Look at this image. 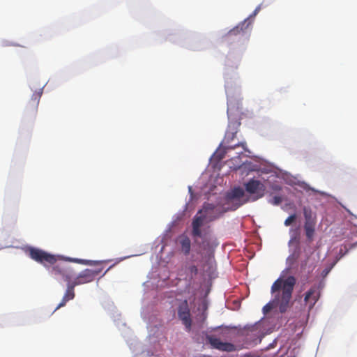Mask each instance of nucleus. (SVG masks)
<instances>
[{"instance_id":"f257e3e1","label":"nucleus","mask_w":357,"mask_h":357,"mask_svg":"<svg viewBox=\"0 0 357 357\" xmlns=\"http://www.w3.org/2000/svg\"><path fill=\"white\" fill-rule=\"evenodd\" d=\"M295 284L296 279L294 276H289L285 280L281 278L277 279L271 287V293L274 294V298L264 306L263 313L266 314L276 307L281 313L287 312L290 306Z\"/></svg>"},{"instance_id":"f03ea898","label":"nucleus","mask_w":357,"mask_h":357,"mask_svg":"<svg viewBox=\"0 0 357 357\" xmlns=\"http://www.w3.org/2000/svg\"><path fill=\"white\" fill-rule=\"evenodd\" d=\"M51 273L54 276L61 277L65 281L68 282L66 291L63 296L61 303L56 307L55 310H56L59 308L66 305L68 301L73 299L75 297L74 288L76 285H74V283L72 281L75 276V272L70 266L65 264H58L52 267Z\"/></svg>"},{"instance_id":"7ed1b4c3","label":"nucleus","mask_w":357,"mask_h":357,"mask_svg":"<svg viewBox=\"0 0 357 357\" xmlns=\"http://www.w3.org/2000/svg\"><path fill=\"white\" fill-rule=\"evenodd\" d=\"M244 190L240 188H234L228 192L225 197V203L223 204L222 212L235 211L248 202V199H242L244 197Z\"/></svg>"},{"instance_id":"20e7f679","label":"nucleus","mask_w":357,"mask_h":357,"mask_svg":"<svg viewBox=\"0 0 357 357\" xmlns=\"http://www.w3.org/2000/svg\"><path fill=\"white\" fill-rule=\"evenodd\" d=\"M194 242L198 246L199 250L198 252L200 255H203L206 253L209 256V259L211 256H213L214 247L217 244L214 243V241L211 236L207 234H202V236L194 238Z\"/></svg>"},{"instance_id":"39448f33","label":"nucleus","mask_w":357,"mask_h":357,"mask_svg":"<svg viewBox=\"0 0 357 357\" xmlns=\"http://www.w3.org/2000/svg\"><path fill=\"white\" fill-rule=\"evenodd\" d=\"M29 257L34 261L43 264L52 265L56 262V257L54 255L47 253L46 252L34 248L28 249Z\"/></svg>"},{"instance_id":"423d86ee","label":"nucleus","mask_w":357,"mask_h":357,"mask_svg":"<svg viewBox=\"0 0 357 357\" xmlns=\"http://www.w3.org/2000/svg\"><path fill=\"white\" fill-rule=\"evenodd\" d=\"M244 186L246 192L253 195V201L263 197L265 195L266 186L259 180L251 178L245 183Z\"/></svg>"},{"instance_id":"0eeeda50","label":"nucleus","mask_w":357,"mask_h":357,"mask_svg":"<svg viewBox=\"0 0 357 357\" xmlns=\"http://www.w3.org/2000/svg\"><path fill=\"white\" fill-rule=\"evenodd\" d=\"M223 206H218L213 204L204 203L202 209L198 211V214H203L206 218V222H209L218 219L222 214L225 212H222Z\"/></svg>"},{"instance_id":"6e6552de","label":"nucleus","mask_w":357,"mask_h":357,"mask_svg":"<svg viewBox=\"0 0 357 357\" xmlns=\"http://www.w3.org/2000/svg\"><path fill=\"white\" fill-rule=\"evenodd\" d=\"M102 268H97L96 269H85L82 271L76 278L72 280L74 285H79L88 282H91L102 272Z\"/></svg>"},{"instance_id":"1a4fd4ad","label":"nucleus","mask_w":357,"mask_h":357,"mask_svg":"<svg viewBox=\"0 0 357 357\" xmlns=\"http://www.w3.org/2000/svg\"><path fill=\"white\" fill-rule=\"evenodd\" d=\"M178 317L185 326L188 332L191 331L192 319L190 317V307L186 300L182 301L178 307Z\"/></svg>"},{"instance_id":"9d476101","label":"nucleus","mask_w":357,"mask_h":357,"mask_svg":"<svg viewBox=\"0 0 357 357\" xmlns=\"http://www.w3.org/2000/svg\"><path fill=\"white\" fill-rule=\"evenodd\" d=\"M206 340L213 349L221 351L231 352L236 350V347L233 344L222 342L215 335H206Z\"/></svg>"},{"instance_id":"9b49d317","label":"nucleus","mask_w":357,"mask_h":357,"mask_svg":"<svg viewBox=\"0 0 357 357\" xmlns=\"http://www.w3.org/2000/svg\"><path fill=\"white\" fill-rule=\"evenodd\" d=\"M204 222H206V218L204 216V215L198 214V213L195 215L192 222V236L193 238H198V236H202V232L201 230V227L204 225Z\"/></svg>"},{"instance_id":"f8f14e48","label":"nucleus","mask_w":357,"mask_h":357,"mask_svg":"<svg viewBox=\"0 0 357 357\" xmlns=\"http://www.w3.org/2000/svg\"><path fill=\"white\" fill-rule=\"evenodd\" d=\"M319 291L314 287L310 288L305 294L304 301L309 304V308L312 309L319 298Z\"/></svg>"},{"instance_id":"ddd939ff","label":"nucleus","mask_w":357,"mask_h":357,"mask_svg":"<svg viewBox=\"0 0 357 357\" xmlns=\"http://www.w3.org/2000/svg\"><path fill=\"white\" fill-rule=\"evenodd\" d=\"M40 96L41 95L39 93H34L33 94L26 108L28 114L32 116H35L36 114Z\"/></svg>"},{"instance_id":"4468645a","label":"nucleus","mask_w":357,"mask_h":357,"mask_svg":"<svg viewBox=\"0 0 357 357\" xmlns=\"http://www.w3.org/2000/svg\"><path fill=\"white\" fill-rule=\"evenodd\" d=\"M176 242L180 246L181 252L185 255H188L191 248V241L190 238L185 234H182L178 236Z\"/></svg>"},{"instance_id":"2eb2a0df","label":"nucleus","mask_w":357,"mask_h":357,"mask_svg":"<svg viewBox=\"0 0 357 357\" xmlns=\"http://www.w3.org/2000/svg\"><path fill=\"white\" fill-rule=\"evenodd\" d=\"M249 25V23L247 24V20H244L236 26L231 29L228 31L224 36V39L225 40H229L231 37L233 36H237L243 32V30L245 29Z\"/></svg>"},{"instance_id":"dca6fc26","label":"nucleus","mask_w":357,"mask_h":357,"mask_svg":"<svg viewBox=\"0 0 357 357\" xmlns=\"http://www.w3.org/2000/svg\"><path fill=\"white\" fill-rule=\"evenodd\" d=\"M316 222H305L304 229L305 235L308 240L311 241L314 236L315 231Z\"/></svg>"},{"instance_id":"f3484780","label":"nucleus","mask_w":357,"mask_h":357,"mask_svg":"<svg viewBox=\"0 0 357 357\" xmlns=\"http://www.w3.org/2000/svg\"><path fill=\"white\" fill-rule=\"evenodd\" d=\"M65 260L68 261L76 262V263L82 264H84V265H89V266L100 265L102 264V261H91V260L80 259L70 258V257L65 258Z\"/></svg>"},{"instance_id":"a211bd4d","label":"nucleus","mask_w":357,"mask_h":357,"mask_svg":"<svg viewBox=\"0 0 357 357\" xmlns=\"http://www.w3.org/2000/svg\"><path fill=\"white\" fill-rule=\"evenodd\" d=\"M303 215L305 218V222H316L315 218L312 215V210L310 208L304 207Z\"/></svg>"},{"instance_id":"6ab92c4d","label":"nucleus","mask_w":357,"mask_h":357,"mask_svg":"<svg viewBox=\"0 0 357 357\" xmlns=\"http://www.w3.org/2000/svg\"><path fill=\"white\" fill-rule=\"evenodd\" d=\"M236 132H227L226 133L225 138L226 143H229L231 141H232L236 137Z\"/></svg>"},{"instance_id":"aec40b11","label":"nucleus","mask_w":357,"mask_h":357,"mask_svg":"<svg viewBox=\"0 0 357 357\" xmlns=\"http://www.w3.org/2000/svg\"><path fill=\"white\" fill-rule=\"evenodd\" d=\"M282 199V197L280 196H275L273 197V199L269 200V203H271L273 205L278 206L280 204H281Z\"/></svg>"},{"instance_id":"412c9836","label":"nucleus","mask_w":357,"mask_h":357,"mask_svg":"<svg viewBox=\"0 0 357 357\" xmlns=\"http://www.w3.org/2000/svg\"><path fill=\"white\" fill-rule=\"evenodd\" d=\"M296 219V214H292L291 215H289L284 221V225L285 226H289L291 225V223L295 221V220Z\"/></svg>"},{"instance_id":"4be33fe9","label":"nucleus","mask_w":357,"mask_h":357,"mask_svg":"<svg viewBox=\"0 0 357 357\" xmlns=\"http://www.w3.org/2000/svg\"><path fill=\"white\" fill-rule=\"evenodd\" d=\"M189 272L191 273L192 277L196 275L198 273V268L196 266L192 265L188 268Z\"/></svg>"},{"instance_id":"5701e85b","label":"nucleus","mask_w":357,"mask_h":357,"mask_svg":"<svg viewBox=\"0 0 357 357\" xmlns=\"http://www.w3.org/2000/svg\"><path fill=\"white\" fill-rule=\"evenodd\" d=\"M245 144H245V142H240V143L232 145V146H228L227 147V149H231V150H233V149H236L237 146H242V147H243V148H244V147H245Z\"/></svg>"},{"instance_id":"b1692460","label":"nucleus","mask_w":357,"mask_h":357,"mask_svg":"<svg viewBox=\"0 0 357 357\" xmlns=\"http://www.w3.org/2000/svg\"><path fill=\"white\" fill-rule=\"evenodd\" d=\"M259 9H260V8H259V7H257V8L255 10V11H254V13H253V15H255L259 12Z\"/></svg>"},{"instance_id":"393cba45","label":"nucleus","mask_w":357,"mask_h":357,"mask_svg":"<svg viewBox=\"0 0 357 357\" xmlns=\"http://www.w3.org/2000/svg\"><path fill=\"white\" fill-rule=\"evenodd\" d=\"M109 269H110V268H109L107 270H106V271H105V273L102 274V276H104Z\"/></svg>"}]
</instances>
